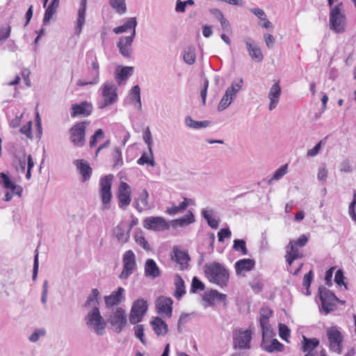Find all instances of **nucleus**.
I'll use <instances>...</instances> for the list:
<instances>
[{
    "label": "nucleus",
    "mask_w": 356,
    "mask_h": 356,
    "mask_svg": "<svg viewBox=\"0 0 356 356\" xmlns=\"http://www.w3.org/2000/svg\"><path fill=\"white\" fill-rule=\"evenodd\" d=\"M13 118H11L10 115H8L9 124L12 128H17L20 125L22 118L23 117V113L17 114L15 112L13 113Z\"/></svg>",
    "instance_id": "nucleus-55"
},
{
    "label": "nucleus",
    "mask_w": 356,
    "mask_h": 356,
    "mask_svg": "<svg viewBox=\"0 0 356 356\" xmlns=\"http://www.w3.org/2000/svg\"><path fill=\"white\" fill-rule=\"evenodd\" d=\"M254 266L255 261L250 258L239 259L234 264L236 273L237 275H241L243 272L250 271L254 269Z\"/></svg>",
    "instance_id": "nucleus-30"
},
{
    "label": "nucleus",
    "mask_w": 356,
    "mask_h": 356,
    "mask_svg": "<svg viewBox=\"0 0 356 356\" xmlns=\"http://www.w3.org/2000/svg\"><path fill=\"white\" fill-rule=\"evenodd\" d=\"M56 10L57 9L48 5L45 10L44 17L42 19L43 25H46L47 23L50 22V20L52 19L53 16L56 13Z\"/></svg>",
    "instance_id": "nucleus-59"
},
{
    "label": "nucleus",
    "mask_w": 356,
    "mask_h": 356,
    "mask_svg": "<svg viewBox=\"0 0 356 356\" xmlns=\"http://www.w3.org/2000/svg\"><path fill=\"white\" fill-rule=\"evenodd\" d=\"M148 309L147 301L144 298H138L132 303L129 320L131 325L141 322Z\"/></svg>",
    "instance_id": "nucleus-8"
},
{
    "label": "nucleus",
    "mask_w": 356,
    "mask_h": 356,
    "mask_svg": "<svg viewBox=\"0 0 356 356\" xmlns=\"http://www.w3.org/2000/svg\"><path fill=\"white\" fill-rule=\"evenodd\" d=\"M186 126L194 129H200L202 128L207 127L210 124V121H196L194 120L191 116H186L184 120Z\"/></svg>",
    "instance_id": "nucleus-41"
},
{
    "label": "nucleus",
    "mask_w": 356,
    "mask_h": 356,
    "mask_svg": "<svg viewBox=\"0 0 356 356\" xmlns=\"http://www.w3.org/2000/svg\"><path fill=\"white\" fill-rule=\"evenodd\" d=\"M171 259L172 261H175L177 265H179V269L180 270L188 269L191 257L186 250L175 246L172 249Z\"/></svg>",
    "instance_id": "nucleus-18"
},
{
    "label": "nucleus",
    "mask_w": 356,
    "mask_h": 356,
    "mask_svg": "<svg viewBox=\"0 0 356 356\" xmlns=\"http://www.w3.org/2000/svg\"><path fill=\"white\" fill-rule=\"evenodd\" d=\"M113 158L114 161V168H118L123 165L122 151L120 147H115L114 149L113 152Z\"/></svg>",
    "instance_id": "nucleus-51"
},
{
    "label": "nucleus",
    "mask_w": 356,
    "mask_h": 356,
    "mask_svg": "<svg viewBox=\"0 0 356 356\" xmlns=\"http://www.w3.org/2000/svg\"><path fill=\"white\" fill-rule=\"evenodd\" d=\"M243 83V80L242 79L233 81L231 86L226 89L224 95L218 104V111L226 109L232 104V101L236 97L237 93L241 89Z\"/></svg>",
    "instance_id": "nucleus-7"
},
{
    "label": "nucleus",
    "mask_w": 356,
    "mask_h": 356,
    "mask_svg": "<svg viewBox=\"0 0 356 356\" xmlns=\"http://www.w3.org/2000/svg\"><path fill=\"white\" fill-rule=\"evenodd\" d=\"M134 334L137 339L140 340V341L145 345L146 340L144 337V326L143 325H136L134 327Z\"/></svg>",
    "instance_id": "nucleus-58"
},
{
    "label": "nucleus",
    "mask_w": 356,
    "mask_h": 356,
    "mask_svg": "<svg viewBox=\"0 0 356 356\" xmlns=\"http://www.w3.org/2000/svg\"><path fill=\"white\" fill-rule=\"evenodd\" d=\"M134 67L119 66L115 70V78L117 83L120 85L130 77L134 72Z\"/></svg>",
    "instance_id": "nucleus-32"
},
{
    "label": "nucleus",
    "mask_w": 356,
    "mask_h": 356,
    "mask_svg": "<svg viewBox=\"0 0 356 356\" xmlns=\"http://www.w3.org/2000/svg\"><path fill=\"white\" fill-rule=\"evenodd\" d=\"M134 239L136 243L138 245L141 246L145 250L149 251L151 250L150 245L146 240L142 230H138L136 232Z\"/></svg>",
    "instance_id": "nucleus-44"
},
{
    "label": "nucleus",
    "mask_w": 356,
    "mask_h": 356,
    "mask_svg": "<svg viewBox=\"0 0 356 356\" xmlns=\"http://www.w3.org/2000/svg\"><path fill=\"white\" fill-rule=\"evenodd\" d=\"M92 111V106L86 101L81 102L79 104H74L72 106L71 116L72 118L79 115L88 116Z\"/></svg>",
    "instance_id": "nucleus-26"
},
{
    "label": "nucleus",
    "mask_w": 356,
    "mask_h": 356,
    "mask_svg": "<svg viewBox=\"0 0 356 356\" xmlns=\"http://www.w3.org/2000/svg\"><path fill=\"white\" fill-rule=\"evenodd\" d=\"M88 122H76L69 130L70 140L74 146L82 147L86 143V130Z\"/></svg>",
    "instance_id": "nucleus-9"
},
{
    "label": "nucleus",
    "mask_w": 356,
    "mask_h": 356,
    "mask_svg": "<svg viewBox=\"0 0 356 356\" xmlns=\"http://www.w3.org/2000/svg\"><path fill=\"white\" fill-rule=\"evenodd\" d=\"M86 58L88 63H90V60L91 61L92 71L90 72V75L92 76V79L87 81L79 80L77 84L80 86L95 85L97 84L99 80V66L96 56L94 55L93 52H88L86 55Z\"/></svg>",
    "instance_id": "nucleus-16"
},
{
    "label": "nucleus",
    "mask_w": 356,
    "mask_h": 356,
    "mask_svg": "<svg viewBox=\"0 0 356 356\" xmlns=\"http://www.w3.org/2000/svg\"><path fill=\"white\" fill-rule=\"evenodd\" d=\"M143 227L154 232L165 231L170 229V222L161 216L146 217L143 221Z\"/></svg>",
    "instance_id": "nucleus-15"
},
{
    "label": "nucleus",
    "mask_w": 356,
    "mask_h": 356,
    "mask_svg": "<svg viewBox=\"0 0 356 356\" xmlns=\"http://www.w3.org/2000/svg\"><path fill=\"white\" fill-rule=\"evenodd\" d=\"M314 279V273L312 270H310L306 273L303 277L302 286L304 288L310 287L311 284Z\"/></svg>",
    "instance_id": "nucleus-64"
},
{
    "label": "nucleus",
    "mask_w": 356,
    "mask_h": 356,
    "mask_svg": "<svg viewBox=\"0 0 356 356\" xmlns=\"http://www.w3.org/2000/svg\"><path fill=\"white\" fill-rule=\"evenodd\" d=\"M268 332L266 335H264V333L261 332L262 339L260 344L261 348L269 353L282 352L284 349V345L277 339L268 340V338L272 337L274 334L273 330H270Z\"/></svg>",
    "instance_id": "nucleus-14"
},
{
    "label": "nucleus",
    "mask_w": 356,
    "mask_h": 356,
    "mask_svg": "<svg viewBox=\"0 0 356 356\" xmlns=\"http://www.w3.org/2000/svg\"><path fill=\"white\" fill-rule=\"evenodd\" d=\"M194 0H186L181 1V0H177L175 10L177 13H184L187 6L194 5Z\"/></svg>",
    "instance_id": "nucleus-56"
},
{
    "label": "nucleus",
    "mask_w": 356,
    "mask_h": 356,
    "mask_svg": "<svg viewBox=\"0 0 356 356\" xmlns=\"http://www.w3.org/2000/svg\"><path fill=\"white\" fill-rule=\"evenodd\" d=\"M150 324L157 336H165L168 332L167 323L161 317H154L151 320Z\"/></svg>",
    "instance_id": "nucleus-31"
},
{
    "label": "nucleus",
    "mask_w": 356,
    "mask_h": 356,
    "mask_svg": "<svg viewBox=\"0 0 356 356\" xmlns=\"http://www.w3.org/2000/svg\"><path fill=\"white\" fill-rule=\"evenodd\" d=\"M145 275L147 277L155 279L161 274V270L153 259H147L144 266Z\"/></svg>",
    "instance_id": "nucleus-29"
},
{
    "label": "nucleus",
    "mask_w": 356,
    "mask_h": 356,
    "mask_svg": "<svg viewBox=\"0 0 356 356\" xmlns=\"http://www.w3.org/2000/svg\"><path fill=\"white\" fill-rule=\"evenodd\" d=\"M326 334L332 351L341 353L343 337L337 326H332L327 329Z\"/></svg>",
    "instance_id": "nucleus-12"
},
{
    "label": "nucleus",
    "mask_w": 356,
    "mask_h": 356,
    "mask_svg": "<svg viewBox=\"0 0 356 356\" xmlns=\"http://www.w3.org/2000/svg\"><path fill=\"white\" fill-rule=\"evenodd\" d=\"M273 314V310L268 307H262L260 309L259 325L264 335H266L268 331L273 330L269 324V318L272 316Z\"/></svg>",
    "instance_id": "nucleus-24"
},
{
    "label": "nucleus",
    "mask_w": 356,
    "mask_h": 356,
    "mask_svg": "<svg viewBox=\"0 0 356 356\" xmlns=\"http://www.w3.org/2000/svg\"><path fill=\"white\" fill-rule=\"evenodd\" d=\"M174 285L175 289L173 296L177 300H180L186 293L184 280L180 275L175 274Z\"/></svg>",
    "instance_id": "nucleus-36"
},
{
    "label": "nucleus",
    "mask_w": 356,
    "mask_h": 356,
    "mask_svg": "<svg viewBox=\"0 0 356 356\" xmlns=\"http://www.w3.org/2000/svg\"><path fill=\"white\" fill-rule=\"evenodd\" d=\"M204 284L197 277H193L191 282L190 292L191 293H196L199 291L204 290Z\"/></svg>",
    "instance_id": "nucleus-49"
},
{
    "label": "nucleus",
    "mask_w": 356,
    "mask_h": 356,
    "mask_svg": "<svg viewBox=\"0 0 356 356\" xmlns=\"http://www.w3.org/2000/svg\"><path fill=\"white\" fill-rule=\"evenodd\" d=\"M13 166L17 172L24 173L26 170V159L24 152L21 155H15L13 161Z\"/></svg>",
    "instance_id": "nucleus-42"
},
{
    "label": "nucleus",
    "mask_w": 356,
    "mask_h": 356,
    "mask_svg": "<svg viewBox=\"0 0 356 356\" xmlns=\"http://www.w3.org/2000/svg\"><path fill=\"white\" fill-rule=\"evenodd\" d=\"M135 37L136 33L134 31L129 36H122L120 38L117 47L119 49L120 53L124 57L130 58L132 53L131 45Z\"/></svg>",
    "instance_id": "nucleus-19"
},
{
    "label": "nucleus",
    "mask_w": 356,
    "mask_h": 356,
    "mask_svg": "<svg viewBox=\"0 0 356 356\" xmlns=\"http://www.w3.org/2000/svg\"><path fill=\"white\" fill-rule=\"evenodd\" d=\"M126 0H110V6L120 15L127 12Z\"/></svg>",
    "instance_id": "nucleus-46"
},
{
    "label": "nucleus",
    "mask_w": 356,
    "mask_h": 356,
    "mask_svg": "<svg viewBox=\"0 0 356 356\" xmlns=\"http://www.w3.org/2000/svg\"><path fill=\"white\" fill-rule=\"evenodd\" d=\"M278 331L280 337L282 340L289 343V338L290 337L291 335V330L289 328V327L285 324L280 323L278 325Z\"/></svg>",
    "instance_id": "nucleus-50"
},
{
    "label": "nucleus",
    "mask_w": 356,
    "mask_h": 356,
    "mask_svg": "<svg viewBox=\"0 0 356 356\" xmlns=\"http://www.w3.org/2000/svg\"><path fill=\"white\" fill-rule=\"evenodd\" d=\"M149 194L146 189H144L138 195V197L135 200L136 209L141 213L145 208H149L148 204Z\"/></svg>",
    "instance_id": "nucleus-39"
},
{
    "label": "nucleus",
    "mask_w": 356,
    "mask_h": 356,
    "mask_svg": "<svg viewBox=\"0 0 356 356\" xmlns=\"http://www.w3.org/2000/svg\"><path fill=\"white\" fill-rule=\"evenodd\" d=\"M346 17L343 12V3L341 2L331 7L330 13V26L337 33L345 31L344 23Z\"/></svg>",
    "instance_id": "nucleus-6"
},
{
    "label": "nucleus",
    "mask_w": 356,
    "mask_h": 356,
    "mask_svg": "<svg viewBox=\"0 0 356 356\" xmlns=\"http://www.w3.org/2000/svg\"><path fill=\"white\" fill-rule=\"evenodd\" d=\"M122 266V271L119 277L121 280H127L136 268V255L132 250H127L123 254Z\"/></svg>",
    "instance_id": "nucleus-13"
},
{
    "label": "nucleus",
    "mask_w": 356,
    "mask_h": 356,
    "mask_svg": "<svg viewBox=\"0 0 356 356\" xmlns=\"http://www.w3.org/2000/svg\"><path fill=\"white\" fill-rule=\"evenodd\" d=\"M108 323L111 325L114 332L120 334L127 324V315L122 307H117L115 311L109 315Z\"/></svg>",
    "instance_id": "nucleus-11"
},
{
    "label": "nucleus",
    "mask_w": 356,
    "mask_h": 356,
    "mask_svg": "<svg viewBox=\"0 0 356 356\" xmlns=\"http://www.w3.org/2000/svg\"><path fill=\"white\" fill-rule=\"evenodd\" d=\"M113 235L117 241L123 245L129 241L130 232L127 229V222L125 221L120 222L113 229Z\"/></svg>",
    "instance_id": "nucleus-21"
},
{
    "label": "nucleus",
    "mask_w": 356,
    "mask_h": 356,
    "mask_svg": "<svg viewBox=\"0 0 356 356\" xmlns=\"http://www.w3.org/2000/svg\"><path fill=\"white\" fill-rule=\"evenodd\" d=\"M87 0H81L78 10L75 33L79 35L85 24Z\"/></svg>",
    "instance_id": "nucleus-33"
},
{
    "label": "nucleus",
    "mask_w": 356,
    "mask_h": 356,
    "mask_svg": "<svg viewBox=\"0 0 356 356\" xmlns=\"http://www.w3.org/2000/svg\"><path fill=\"white\" fill-rule=\"evenodd\" d=\"M302 257L303 254L300 252L297 247L294 246L293 240H291L286 246L285 260L287 266L291 268L293 262Z\"/></svg>",
    "instance_id": "nucleus-25"
},
{
    "label": "nucleus",
    "mask_w": 356,
    "mask_h": 356,
    "mask_svg": "<svg viewBox=\"0 0 356 356\" xmlns=\"http://www.w3.org/2000/svg\"><path fill=\"white\" fill-rule=\"evenodd\" d=\"M46 331L44 329H36L29 337L31 342H37L42 336H44Z\"/></svg>",
    "instance_id": "nucleus-60"
},
{
    "label": "nucleus",
    "mask_w": 356,
    "mask_h": 356,
    "mask_svg": "<svg viewBox=\"0 0 356 356\" xmlns=\"http://www.w3.org/2000/svg\"><path fill=\"white\" fill-rule=\"evenodd\" d=\"M124 292L125 290L124 289V288L119 286L109 296H106L104 297L106 307L108 309H111L114 306L119 305L125 298Z\"/></svg>",
    "instance_id": "nucleus-22"
},
{
    "label": "nucleus",
    "mask_w": 356,
    "mask_h": 356,
    "mask_svg": "<svg viewBox=\"0 0 356 356\" xmlns=\"http://www.w3.org/2000/svg\"><path fill=\"white\" fill-rule=\"evenodd\" d=\"M130 103L138 110H142L140 88L138 85L134 86L129 92Z\"/></svg>",
    "instance_id": "nucleus-34"
},
{
    "label": "nucleus",
    "mask_w": 356,
    "mask_h": 356,
    "mask_svg": "<svg viewBox=\"0 0 356 356\" xmlns=\"http://www.w3.org/2000/svg\"><path fill=\"white\" fill-rule=\"evenodd\" d=\"M232 248L235 251L241 252L243 255H247L248 253L246 242L244 239H234Z\"/></svg>",
    "instance_id": "nucleus-48"
},
{
    "label": "nucleus",
    "mask_w": 356,
    "mask_h": 356,
    "mask_svg": "<svg viewBox=\"0 0 356 356\" xmlns=\"http://www.w3.org/2000/svg\"><path fill=\"white\" fill-rule=\"evenodd\" d=\"M102 95L104 100L98 103L99 108L103 109L118 100V88L113 82H105L102 88Z\"/></svg>",
    "instance_id": "nucleus-10"
},
{
    "label": "nucleus",
    "mask_w": 356,
    "mask_h": 356,
    "mask_svg": "<svg viewBox=\"0 0 356 356\" xmlns=\"http://www.w3.org/2000/svg\"><path fill=\"white\" fill-rule=\"evenodd\" d=\"M233 348L236 350L247 351L251 348L252 339V331L250 329H236L233 332Z\"/></svg>",
    "instance_id": "nucleus-5"
},
{
    "label": "nucleus",
    "mask_w": 356,
    "mask_h": 356,
    "mask_svg": "<svg viewBox=\"0 0 356 356\" xmlns=\"http://www.w3.org/2000/svg\"><path fill=\"white\" fill-rule=\"evenodd\" d=\"M195 216L192 211H188L186 214L172 221L173 227H185L195 222Z\"/></svg>",
    "instance_id": "nucleus-40"
},
{
    "label": "nucleus",
    "mask_w": 356,
    "mask_h": 356,
    "mask_svg": "<svg viewBox=\"0 0 356 356\" xmlns=\"http://www.w3.org/2000/svg\"><path fill=\"white\" fill-rule=\"evenodd\" d=\"M324 144L325 142L323 141V140H320L318 143L316 144V145L312 149H309L307 151V156L309 157H313L316 156L319 153L322 147V145Z\"/></svg>",
    "instance_id": "nucleus-61"
},
{
    "label": "nucleus",
    "mask_w": 356,
    "mask_h": 356,
    "mask_svg": "<svg viewBox=\"0 0 356 356\" xmlns=\"http://www.w3.org/2000/svg\"><path fill=\"white\" fill-rule=\"evenodd\" d=\"M318 294L321 301L319 310L325 314H328L333 311L337 302L343 303L332 291L323 286L318 287Z\"/></svg>",
    "instance_id": "nucleus-2"
},
{
    "label": "nucleus",
    "mask_w": 356,
    "mask_h": 356,
    "mask_svg": "<svg viewBox=\"0 0 356 356\" xmlns=\"http://www.w3.org/2000/svg\"><path fill=\"white\" fill-rule=\"evenodd\" d=\"M79 172L82 177V181H86L90 179L92 175V168L88 161L84 159H77L74 161Z\"/></svg>",
    "instance_id": "nucleus-28"
},
{
    "label": "nucleus",
    "mask_w": 356,
    "mask_h": 356,
    "mask_svg": "<svg viewBox=\"0 0 356 356\" xmlns=\"http://www.w3.org/2000/svg\"><path fill=\"white\" fill-rule=\"evenodd\" d=\"M334 282L338 286H344L345 289H348V284L345 282L344 273L342 269L339 268L336 271L334 275Z\"/></svg>",
    "instance_id": "nucleus-54"
},
{
    "label": "nucleus",
    "mask_w": 356,
    "mask_h": 356,
    "mask_svg": "<svg viewBox=\"0 0 356 356\" xmlns=\"http://www.w3.org/2000/svg\"><path fill=\"white\" fill-rule=\"evenodd\" d=\"M282 90L280 86L279 81H276L270 88L268 92V98L270 99L269 110L273 111L275 109L280 100Z\"/></svg>",
    "instance_id": "nucleus-27"
},
{
    "label": "nucleus",
    "mask_w": 356,
    "mask_h": 356,
    "mask_svg": "<svg viewBox=\"0 0 356 356\" xmlns=\"http://www.w3.org/2000/svg\"><path fill=\"white\" fill-rule=\"evenodd\" d=\"M99 295V292L98 289H92L91 292H90V293L88 296L86 302H85V305H84L85 307H88L90 305H93V307L94 306H97L98 307V305H99V300H98Z\"/></svg>",
    "instance_id": "nucleus-47"
},
{
    "label": "nucleus",
    "mask_w": 356,
    "mask_h": 356,
    "mask_svg": "<svg viewBox=\"0 0 356 356\" xmlns=\"http://www.w3.org/2000/svg\"><path fill=\"white\" fill-rule=\"evenodd\" d=\"M137 163L140 165H148L154 167L155 165V161L152 149L149 151V154L144 152L140 157L137 160Z\"/></svg>",
    "instance_id": "nucleus-43"
},
{
    "label": "nucleus",
    "mask_w": 356,
    "mask_h": 356,
    "mask_svg": "<svg viewBox=\"0 0 356 356\" xmlns=\"http://www.w3.org/2000/svg\"><path fill=\"white\" fill-rule=\"evenodd\" d=\"M131 191L130 186L124 181L120 184L117 197L118 200V207L122 210H125L130 204L131 201Z\"/></svg>",
    "instance_id": "nucleus-17"
},
{
    "label": "nucleus",
    "mask_w": 356,
    "mask_h": 356,
    "mask_svg": "<svg viewBox=\"0 0 356 356\" xmlns=\"http://www.w3.org/2000/svg\"><path fill=\"white\" fill-rule=\"evenodd\" d=\"M214 291H216V289H211L206 292L202 297L203 300L210 305H213L215 301L216 294L213 293Z\"/></svg>",
    "instance_id": "nucleus-62"
},
{
    "label": "nucleus",
    "mask_w": 356,
    "mask_h": 356,
    "mask_svg": "<svg viewBox=\"0 0 356 356\" xmlns=\"http://www.w3.org/2000/svg\"><path fill=\"white\" fill-rule=\"evenodd\" d=\"M173 300L171 298L160 296L157 298L156 307L157 312L159 314H164L167 317L170 318L172 314Z\"/></svg>",
    "instance_id": "nucleus-20"
},
{
    "label": "nucleus",
    "mask_w": 356,
    "mask_h": 356,
    "mask_svg": "<svg viewBox=\"0 0 356 356\" xmlns=\"http://www.w3.org/2000/svg\"><path fill=\"white\" fill-rule=\"evenodd\" d=\"M85 320L88 327L92 330L97 335L102 336L104 334L106 324L97 306L92 307L86 315Z\"/></svg>",
    "instance_id": "nucleus-3"
},
{
    "label": "nucleus",
    "mask_w": 356,
    "mask_h": 356,
    "mask_svg": "<svg viewBox=\"0 0 356 356\" xmlns=\"http://www.w3.org/2000/svg\"><path fill=\"white\" fill-rule=\"evenodd\" d=\"M204 271L211 283L222 289L227 286L229 280V271L223 264L216 261L206 264Z\"/></svg>",
    "instance_id": "nucleus-1"
},
{
    "label": "nucleus",
    "mask_w": 356,
    "mask_h": 356,
    "mask_svg": "<svg viewBox=\"0 0 356 356\" xmlns=\"http://www.w3.org/2000/svg\"><path fill=\"white\" fill-rule=\"evenodd\" d=\"M201 215L211 229H217L218 227L220 220L213 216L214 211L213 209L209 207L202 209Z\"/></svg>",
    "instance_id": "nucleus-37"
},
{
    "label": "nucleus",
    "mask_w": 356,
    "mask_h": 356,
    "mask_svg": "<svg viewBox=\"0 0 356 356\" xmlns=\"http://www.w3.org/2000/svg\"><path fill=\"white\" fill-rule=\"evenodd\" d=\"M232 232L229 228L220 229L218 232V239L219 242H222L225 238H229Z\"/></svg>",
    "instance_id": "nucleus-63"
},
{
    "label": "nucleus",
    "mask_w": 356,
    "mask_h": 356,
    "mask_svg": "<svg viewBox=\"0 0 356 356\" xmlns=\"http://www.w3.org/2000/svg\"><path fill=\"white\" fill-rule=\"evenodd\" d=\"M288 165L285 164L275 170L273 177L268 180V184H270L273 180H279L287 172Z\"/></svg>",
    "instance_id": "nucleus-53"
},
{
    "label": "nucleus",
    "mask_w": 356,
    "mask_h": 356,
    "mask_svg": "<svg viewBox=\"0 0 356 356\" xmlns=\"http://www.w3.org/2000/svg\"><path fill=\"white\" fill-rule=\"evenodd\" d=\"M104 136V133L102 129H98L94 133V134L91 136L90 140V147L91 148L95 147L97 144V142L99 139L103 138Z\"/></svg>",
    "instance_id": "nucleus-57"
},
{
    "label": "nucleus",
    "mask_w": 356,
    "mask_h": 356,
    "mask_svg": "<svg viewBox=\"0 0 356 356\" xmlns=\"http://www.w3.org/2000/svg\"><path fill=\"white\" fill-rule=\"evenodd\" d=\"M244 42L250 57L255 62H261L264 59V55L255 41L251 38H246Z\"/></svg>",
    "instance_id": "nucleus-23"
},
{
    "label": "nucleus",
    "mask_w": 356,
    "mask_h": 356,
    "mask_svg": "<svg viewBox=\"0 0 356 356\" xmlns=\"http://www.w3.org/2000/svg\"><path fill=\"white\" fill-rule=\"evenodd\" d=\"M138 24V22L136 17H130L128 18L123 24L118 26L117 27H115L113 30V33L115 34H121L122 33H125L129 31V30L131 31V33H136V26Z\"/></svg>",
    "instance_id": "nucleus-35"
},
{
    "label": "nucleus",
    "mask_w": 356,
    "mask_h": 356,
    "mask_svg": "<svg viewBox=\"0 0 356 356\" xmlns=\"http://www.w3.org/2000/svg\"><path fill=\"white\" fill-rule=\"evenodd\" d=\"M113 179V175L109 174L101 177L99 180V197L102 203V209L103 211L108 210L111 207Z\"/></svg>",
    "instance_id": "nucleus-4"
},
{
    "label": "nucleus",
    "mask_w": 356,
    "mask_h": 356,
    "mask_svg": "<svg viewBox=\"0 0 356 356\" xmlns=\"http://www.w3.org/2000/svg\"><path fill=\"white\" fill-rule=\"evenodd\" d=\"M184 60L188 65H193L195 62V49L190 46L186 48L183 55Z\"/></svg>",
    "instance_id": "nucleus-45"
},
{
    "label": "nucleus",
    "mask_w": 356,
    "mask_h": 356,
    "mask_svg": "<svg viewBox=\"0 0 356 356\" xmlns=\"http://www.w3.org/2000/svg\"><path fill=\"white\" fill-rule=\"evenodd\" d=\"M319 340L316 338H308L303 336L301 349L306 354L314 353V350L318 346Z\"/></svg>",
    "instance_id": "nucleus-38"
},
{
    "label": "nucleus",
    "mask_w": 356,
    "mask_h": 356,
    "mask_svg": "<svg viewBox=\"0 0 356 356\" xmlns=\"http://www.w3.org/2000/svg\"><path fill=\"white\" fill-rule=\"evenodd\" d=\"M15 183L5 172H0V184L5 188L10 190Z\"/></svg>",
    "instance_id": "nucleus-52"
}]
</instances>
